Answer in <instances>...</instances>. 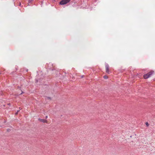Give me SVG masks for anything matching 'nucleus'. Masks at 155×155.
<instances>
[{"mask_svg":"<svg viewBox=\"0 0 155 155\" xmlns=\"http://www.w3.org/2000/svg\"><path fill=\"white\" fill-rule=\"evenodd\" d=\"M39 120L41 122H42L43 123H45L46 122V120L44 119H39Z\"/></svg>","mask_w":155,"mask_h":155,"instance_id":"nucleus-4","label":"nucleus"},{"mask_svg":"<svg viewBox=\"0 0 155 155\" xmlns=\"http://www.w3.org/2000/svg\"><path fill=\"white\" fill-rule=\"evenodd\" d=\"M9 130H9V129H7V131H9Z\"/></svg>","mask_w":155,"mask_h":155,"instance_id":"nucleus-10","label":"nucleus"},{"mask_svg":"<svg viewBox=\"0 0 155 155\" xmlns=\"http://www.w3.org/2000/svg\"><path fill=\"white\" fill-rule=\"evenodd\" d=\"M83 77H84V76H81V78H82Z\"/></svg>","mask_w":155,"mask_h":155,"instance_id":"nucleus-14","label":"nucleus"},{"mask_svg":"<svg viewBox=\"0 0 155 155\" xmlns=\"http://www.w3.org/2000/svg\"><path fill=\"white\" fill-rule=\"evenodd\" d=\"M105 68H106V72L108 74L109 73V66L108 64H105Z\"/></svg>","mask_w":155,"mask_h":155,"instance_id":"nucleus-3","label":"nucleus"},{"mask_svg":"<svg viewBox=\"0 0 155 155\" xmlns=\"http://www.w3.org/2000/svg\"><path fill=\"white\" fill-rule=\"evenodd\" d=\"M145 124H146V125H147V126H149V124H148V122H146Z\"/></svg>","mask_w":155,"mask_h":155,"instance_id":"nucleus-7","label":"nucleus"},{"mask_svg":"<svg viewBox=\"0 0 155 155\" xmlns=\"http://www.w3.org/2000/svg\"><path fill=\"white\" fill-rule=\"evenodd\" d=\"M18 111H19V110H18L17 112L16 113V114H17L18 113Z\"/></svg>","mask_w":155,"mask_h":155,"instance_id":"nucleus-8","label":"nucleus"},{"mask_svg":"<svg viewBox=\"0 0 155 155\" xmlns=\"http://www.w3.org/2000/svg\"><path fill=\"white\" fill-rule=\"evenodd\" d=\"M154 73L153 71H151L147 74H144L143 75V77L144 79H147L150 77L151 75Z\"/></svg>","mask_w":155,"mask_h":155,"instance_id":"nucleus-1","label":"nucleus"},{"mask_svg":"<svg viewBox=\"0 0 155 155\" xmlns=\"http://www.w3.org/2000/svg\"><path fill=\"white\" fill-rule=\"evenodd\" d=\"M45 117L46 118H48V116H46V117Z\"/></svg>","mask_w":155,"mask_h":155,"instance_id":"nucleus-9","label":"nucleus"},{"mask_svg":"<svg viewBox=\"0 0 155 155\" xmlns=\"http://www.w3.org/2000/svg\"><path fill=\"white\" fill-rule=\"evenodd\" d=\"M36 82H38V80H36Z\"/></svg>","mask_w":155,"mask_h":155,"instance_id":"nucleus-12","label":"nucleus"},{"mask_svg":"<svg viewBox=\"0 0 155 155\" xmlns=\"http://www.w3.org/2000/svg\"><path fill=\"white\" fill-rule=\"evenodd\" d=\"M70 0H62L60 2V4L61 5H64L69 2Z\"/></svg>","mask_w":155,"mask_h":155,"instance_id":"nucleus-2","label":"nucleus"},{"mask_svg":"<svg viewBox=\"0 0 155 155\" xmlns=\"http://www.w3.org/2000/svg\"><path fill=\"white\" fill-rule=\"evenodd\" d=\"M23 93H24V92H23L22 91L21 93L20 94H22Z\"/></svg>","mask_w":155,"mask_h":155,"instance_id":"nucleus-11","label":"nucleus"},{"mask_svg":"<svg viewBox=\"0 0 155 155\" xmlns=\"http://www.w3.org/2000/svg\"><path fill=\"white\" fill-rule=\"evenodd\" d=\"M47 99H50V98L49 97H47L46 98Z\"/></svg>","mask_w":155,"mask_h":155,"instance_id":"nucleus-13","label":"nucleus"},{"mask_svg":"<svg viewBox=\"0 0 155 155\" xmlns=\"http://www.w3.org/2000/svg\"><path fill=\"white\" fill-rule=\"evenodd\" d=\"M107 76H104V78L105 79H106L107 78Z\"/></svg>","mask_w":155,"mask_h":155,"instance_id":"nucleus-5","label":"nucleus"},{"mask_svg":"<svg viewBox=\"0 0 155 155\" xmlns=\"http://www.w3.org/2000/svg\"><path fill=\"white\" fill-rule=\"evenodd\" d=\"M33 0H28V3H31Z\"/></svg>","mask_w":155,"mask_h":155,"instance_id":"nucleus-6","label":"nucleus"}]
</instances>
